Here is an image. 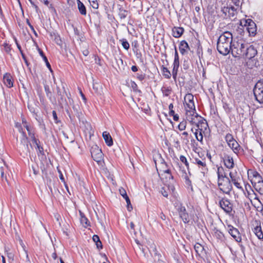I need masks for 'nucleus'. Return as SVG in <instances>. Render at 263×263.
Wrapping results in <instances>:
<instances>
[{
  "mask_svg": "<svg viewBox=\"0 0 263 263\" xmlns=\"http://www.w3.org/2000/svg\"><path fill=\"white\" fill-rule=\"evenodd\" d=\"M232 39V34L229 31H226L219 36L217 49L220 53L227 55L230 52L233 43Z\"/></svg>",
  "mask_w": 263,
  "mask_h": 263,
  "instance_id": "f257e3e1",
  "label": "nucleus"
},
{
  "mask_svg": "<svg viewBox=\"0 0 263 263\" xmlns=\"http://www.w3.org/2000/svg\"><path fill=\"white\" fill-rule=\"evenodd\" d=\"M217 173L218 175V185L219 189L223 193H229L232 190V185L229 178L226 176L223 168L222 167H218Z\"/></svg>",
  "mask_w": 263,
  "mask_h": 263,
  "instance_id": "f03ea898",
  "label": "nucleus"
},
{
  "mask_svg": "<svg viewBox=\"0 0 263 263\" xmlns=\"http://www.w3.org/2000/svg\"><path fill=\"white\" fill-rule=\"evenodd\" d=\"M247 45H248V44L242 39L238 40L237 41H234L230 50L232 55L235 57L243 58Z\"/></svg>",
  "mask_w": 263,
  "mask_h": 263,
  "instance_id": "7ed1b4c3",
  "label": "nucleus"
},
{
  "mask_svg": "<svg viewBox=\"0 0 263 263\" xmlns=\"http://www.w3.org/2000/svg\"><path fill=\"white\" fill-rule=\"evenodd\" d=\"M192 125H195L199 131L204 132L208 126V123L205 119L200 116H196L195 118L189 122Z\"/></svg>",
  "mask_w": 263,
  "mask_h": 263,
  "instance_id": "20e7f679",
  "label": "nucleus"
},
{
  "mask_svg": "<svg viewBox=\"0 0 263 263\" xmlns=\"http://www.w3.org/2000/svg\"><path fill=\"white\" fill-rule=\"evenodd\" d=\"M184 106L186 110L185 119L188 122L195 118L196 116L199 115L196 111L194 102L185 103Z\"/></svg>",
  "mask_w": 263,
  "mask_h": 263,
  "instance_id": "39448f33",
  "label": "nucleus"
},
{
  "mask_svg": "<svg viewBox=\"0 0 263 263\" xmlns=\"http://www.w3.org/2000/svg\"><path fill=\"white\" fill-rule=\"evenodd\" d=\"M253 91L256 100L260 103H263V84L260 82L256 83Z\"/></svg>",
  "mask_w": 263,
  "mask_h": 263,
  "instance_id": "423d86ee",
  "label": "nucleus"
},
{
  "mask_svg": "<svg viewBox=\"0 0 263 263\" xmlns=\"http://www.w3.org/2000/svg\"><path fill=\"white\" fill-rule=\"evenodd\" d=\"M91 157L93 159L97 162H101L103 158V153L99 147L95 145L90 149Z\"/></svg>",
  "mask_w": 263,
  "mask_h": 263,
  "instance_id": "0eeeda50",
  "label": "nucleus"
},
{
  "mask_svg": "<svg viewBox=\"0 0 263 263\" xmlns=\"http://www.w3.org/2000/svg\"><path fill=\"white\" fill-rule=\"evenodd\" d=\"M245 26L250 35L254 36L256 32V26L255 23L251 19H248L245 21Z\"/></svg>",
  "mask_w": 263,
  "mask_h": 263,
  "instance_id": "6e6552de",
  "label": "nucleus"
},
{
  "mask_svg": "<svg viewBox=\"0 0 263 263\" xmlns=\"http://www.w3.org/2000/svg\"><path fill=\"white\" fill-rule=\"evenodd\" d=\"M219 205L227 213L230 214L233 210V204L230 201L226 198H222L219 201Z\"/></svg>",
  "mask_w": 263,
  "mask_h": 263,
  "instance_id": "1a4fd4ad",
  "label": "nucleus"
},
{
  "mask_svg": "<svg viewBox=\"0 0 263 263\" xmlns=\"http://www.w3.org/2000/svg\"><path fill=\"white\" fill-rule=\"evenodd\" d=\"M176 207L180 217L184 223H188L190 221V218L186 211L185 208L181 204H177Z\"/></svg>",
  "mask_w": 263,
  "mask_h": 263,
  "instance_id": "9d476101",
  "label": "nucleus"
},
{
  "mask_svg": "<svg viewBox=\"0 0 263 263\" xmlns=\"http://www.w3.org/2000/svg\"><path fill=\"white\" fill-rule=\"evenodd\" d=\"M160 172L165 182L168 183V184H173V182H174V177L170 169L160 170Z\"/></svg>",
  "mask_w": 263,
  "mask_h": 263,
  "instance_id": "9b49d317",
  "label": "nucleus"
},
{
  "mask_svg": "<svg viewBox=\"0 0 263 263\" xmlns=\"http://www.w3.org/2000/svg\"><path fill=\"white\" fill-rule=\"evenodd\" d=\"M257 53L256 49L253 45H247L245 51L244 57L248 59H251L254 58Z\"/></svg>",
  "mask_w": 263,
  "mask_h": 263,
  "instance_id": "f8f14e48",
  "label": "nucleus"
},
{
  "mask_svg": "<svg viewBox=\"0 0 263 263\" xmlns=\"http://www.w3.org/2000/svg\"><path fill=\"white\" fill-rule=\"evenodd\" d=\"M179 67V58L178 52L175 48V58L173 63V68L172 70V75L174 79L175 80L177 78L178 70Z\"/></svg>",
  "mask_w": 263,
  "mask_h": 263,
  "instance_id": "ddd939ff",
  "label": "nucleus"
},
{
  "mask_svg": "<svg viewBox=\"0 0 263 263\" xmlns=\"http://www.w3.org/2000/svg\"><path fill=\"white\" fill-rule=\"evenodd\" d=\"M15 126L18 128L19 132L22 134L23 137L21 141V146L22 147V148L24 147L25 149H26V152H27L28 151V138L27 137L25 133L22 131V128L21 125L18 124V123H16Z\"/></svg>",
  "mask_w": 263,
  "mask_h": 263,
  "instance_id": "4468645a",
  "label": "nucleus"
},
{
  "mask_svg": "<svg viewBox=\"0 0 263 263\" xmlns=\"http://www.w3.org/2000/svg\"><path fill=\"white\" fill-rule=\"evenodd\" d=\"M229 175L231 178V182H232L237 189L243 190L240 184V178L237 176V173L230 172Z\"/></svg>",
  "mask_w": 263,
  "mask_h": 263,
  "instance_id": "2eb2a0df",
  "label": "nucleus"
},
{
  "mask_svg": "<svg viewBox=\"0 0 263 263\" xmlns=\"http://www.w3.org/2000/svg\"><path fill=\"white\" fill-rule=\"evenodd\" d=\"M175 187L173 184H165L161 188L160 192L164 197L167 198L168 195L173 193Z\"/></svg>",
  "mask_w": 263,
  "mask_h": 263,
  "instance_id": "dca6fc26",
  "label": "nucleus"
},
{
  "mask_svg": "<svg viewBox=\"0 0 263 263\" xmlns=\"http://www.w3.org/2000/svg\"><path fill=\"white\" fill-rule=\"evenodd\" d=\"M228 232L229 234L237 242H240L241 240V236L238 230L232 226H228Z\"/></svg>",
  "mask_w": 263,
  "mask_h": 263,
  "instance_id": "f3484780",
  "label": "nucleus"
},
{
  "mask_svg": "<svg viewBox=\"0 0 263 263\" xmlns=\"http://www.w3.org/2000/svg\"><path fill=\"white\" fill-rule=\"evenodd\" d=\"M194 161V163L197 164L199 167H201V173L204 175V174L206 173L208 170L206 167L205 161L203 160H200L198 158H195Z\"/></svg>",
  "mask_w": 263,
  "mask_h": 263,
  "instance_id": "a211bd4d",
  "label": "nucleus"
},
{
  "mask_svg": "<svg viewBox=\"0 0 263 263\" xmlns=\"http://www.w3.org/2000/svg\"><path fill=\"white\" fill-rule=\"evenodd\" d=\"M3 82L4 84L8 88H11L13 86V81L12 76L9 73H6L3 77Z\"/></svg>",
  "mask_w": 263,
  "mask_h": 263,
  "instance_id": "6ab92c4d",
  "label": "nucleus"
},
{
  "mask_svg": "<svg viewBox=\"0 0 263 263\" xmlns=\"http://www.w3.org/2000/svg\"><path fill=\"white\" fill-rule=\"evenodd\" d=\"M222 11L224 13L226 14V15H227V13H228V16L230 18H232L234 19L235 17V15L236 14V10H235L234 8L233 7H224L222 9Z\"/></svg>",
  "mask_w": 263,
  "mask_h": 263,
  "instance_id": "aec40b11",
  "label": "nucleus"
},
{
  "mask_svg": "<svg viewBox=\"0 0 263 263\" xmlns=\"http://www.w3.org/2000/svg\"><path fill=\"white\" fill-rule=\"evenodd\" d=\"M223 161L225 166L228 168H232L234 167V163L233 158L230 156H224Z\"/></svg>",
  "mask_w": 263,
  "mask_h": 263,
  "instance_id": "412c9836",
  "label": "nucleus"
},
{
  "mask_svg": "<svg viewBox=\"0 0 263 263\" xmlns=\"http://www.w3.org/2000/svg\"><path fill=\"white\" fill-rule=\"evenodd\" d=\"M179 48L180 52L182 54H184L185 52L190 50L187 43L184 40L181 41Z\"/></svg>",
  "mask_w": 263,
  "mask_h": 263,
  "instance_id": "4be33fe9",
  "label": "nucleus"
},
{
  "mask_svg": "<svg viewBox=\"0 0 263 263\" xmlns=\"http://www.w3.org/2000/svg\"><path fill=\"white\" fill-rule=\"evenodd\" d=\"M102 136L107 145H108V146H111L112 145V139L108 132H104L102 134Z\"/></svg>",
  "mask_w": 263,
  "mask_h": 263,
  "instance_id": "5701e85b",
  "label": "nucleus"
},
{
  "mask_svg": "<svg viewBox=\"0 0 263 263\" xmlns=\"http://www.w3.org/2000/svg\"><path fill=\"white\" fill-rule=\"evenodd\" d=\"M194 249L199 256L202 257L205 254L203 247L200 243H196L194 245Z\"/></svg>",
  "mask_w": 263,
  "mask_h": 263,
  "instance_id": "b1692460",
  "label": "nucleus"
},
{
  "mask_svg": "<svg viewBox=\"0 0 263 263\" xmlns=\"http://www.w3.org/2000/svg\"><path fill=\"white\" fill-rule=\"evenodd\" d=\"M184 31L182 27H174L172 29V33L174 37L178 38L181 36Z\"/></svg>",
  "mask_w": 263,
  "mask_h": 263,
  "instance_id": "393cba45",
  "label": "nucleus"
},
{
  "mask_svg": "<svg viewBox=\"0 0 263 263\" xmlns=\"http://www.w3.org/2000/svg\"><path fill=\"white\" fill-rule=\"evenodd\" d=\"M253 232L255 234V235L258 237L259 239H263V233L261 228V227L259 226H257L253 229Z\"/></svg>",
  "mask_w": 263,
  "mask_h": 263,
  "instance_id": "a878e982",
  "label": "nucleus"
},
{
  "mask_svg": "<svg viewBox=\"0 0 263 263\" xmlns=\"http://www.w3.org/2000/svg\"><path fill=\"white\" fill-rule=\"evenodd\" d=\"M78 8L81 14L83 15H86V9L84 5L80 0H77Z\"/></svg>",
  "mask_w": 263,
  "mask_h": 263,
  "instance_id": "bb28decb",
  "label": "nucleus"
},
{
  "mask_svg": "<svg viewBox=\"0 0 263 263\" xmlns=\"http://www.w3.org/2000/svg\"><path fill=\"white\" fill-rule=\"evenodd\" d=\"M228 145L235 153H236L240 149V146L235 140L233 141L232 142L229 143Z\"/></svg>",
  "mask_w": 263,
  "mask_h": 263,
  "instance_id": "cd10ccee",
  "label": "nucleus"
},
{
  "mask_svg": "<svg viewBox=\"0 0 263 263\" xmlns=\"http://www.w3.org/2000/svg\"><path fill=\"white\" fill-rule=\"evenodd\" d=\"M128 11L124 9L122 7L119 9V16L121 19L125 18L128 15Z\"/></svg>",
  "mask_w": 263,
  "mask_h": 263,
  "instance_id": "c85d7f7f",
  "label": "nucleus"
},
{
  "mask_svg": "<svg viewBox=\"0 0 263 263\" xmlns=\"http://www.w3.org/2000/svg\"><path fill=\"white\" fill-rule=\"evenodd\" d=\"M254 186L256 190L259 192L263 191V180L259 181L258 180V182H254Z\"/></svg>",
  "mask_w": 263,
  "mask_h": 263,
  "instance_id": "c756f323",
  "label": "nucleus"
},
{
  "mask_svg": "<svg viewBox=\"0 0 263 263\" xmlns=\"http://www.w3.org/2000/svg\"><path fill=\"white\" fill-rule=\"evenodd\" d=\"M1 161L3 163V165H4V166H1L0 167L1 174V178H2V179H4L5 178V180L6 181H7L6 176H5L4 170H5V168H7L8 166L6 165L5 163L4 162V161H3V159H1Z\"/></svg>",
  "mask_w": 263,
  "mask_h": 263,
  "instance_id": "7c9ffc66",
  "label": "nucleus"
},
{
  "mask_svg": "<svg viewBox=\"0 0 263 263\" xmlns=\"http://www.w3.org/2000/svg\"><path fill=\"white\" fill-rule=\"evenodd\" d=\"M81 214V219L80 221L81 223L85 227H86L89 225V221L87 219V218L83 215H82V213H80Z\"/></svg>",
  "mask_w": 263,
  "mask_h": 263,
  "instance_id": "2f4dec72",
  "label": "nucleus"
},
{
  "mask_svg": "<svg viewBox=\"0 0 263 263\" xmlns=\"http://www.w3.org/2000/svg\"><path fill=\"white\" fill-rule=\"evenodd\" d=\"M193 99L194 96L191 93L186 94L184 97L185 103H190V102H194Z\"/></svg>",
  "mask_w": 263,
  "mask_h": 263,
  "instance_id": "473e14b6",
  "label": "nucleus"
},
{
  "mask_svg": "<svg viewBox=\"0 0 263 263\" xmlns=\"http://www.w3.org/2000/svg\"><path fill=\"white\" fill-rule=\"evenodd\" d=\"M163 74L165 78L170 79L171 77V73L170 70L166 67H163L162 68Z\"/></svg>",
  "mask_w": 263,
  "mask_h": 263,
  "instance_id": "72a5a7b5",
  "label": "nucleus"
},
{
  "mask_svg": "<svg viewBox=\"0 0 263 263\" xmlns=\"http://www.w3.org/2000/svg\"><path fill=\"white\" fill-rule=\"evenodd\" d=\"M162 91L164 96H168L171 93V89L168 87H163Z\"/></svg>",
  "mask_w": 263,
  "mask_h": 263,
  "instance_id": "f704fd0d",
  "label": "nucleus"
},
{
  "mask_svg": "<svg viewBox=\"0 0 263 263\" xmlns=\"http://www.w3.org/2000/svg\"><path fill=\"white\" fill-rule=\"evenodd\" d=\"M120 41L122 43V45L125 49L128 50L129 48V44L126 39H122Z\"/></svg>",
  "mask_w": 263,
  "mask_h": 263,
  "instance_id": "c9c22d12",
  "label": "nucleus"
},
{
  "mask_svg": "<svg viewBox=\"0 0 263 263\" xmlns=\"http://www.w3.org/2000/svg\"><path fill=\"white\" fill-rule=\"evenodd\" d=\"M225 139L228 144L235 140L233 136L230 134H227L225 137Z\"/></svg>",
  "mask_w": 263,
  "mask_h": 263,
  "instance_id": "e433bc0d",
  "label": "nucleus"
},
{
  "mask_svg": "<svg viewBox=\"0 0 263 263\" xmlns=\"http://www.w3.org/2000/svg\"><path fill=\"white\" fill-rule=\"evenodd\" d=\"M186 121H182L178 125V128L180 130H184L186 127Z\"/></svg>",
  "mask_w": 263,
  "mask_h": 263,
  "instance_id": "4c0bfd02",
  "label": "nucleus"
},
{
  "mask_svg": "<svg viewBox=\"0 0 263 263\" xmlns=\"http://www.w3.org/2000/svg\"><path fill=\"white\" fill-rule=\"evenodd\" d=\"M91 6L95 9H97L99 7V4L97 0H88Z\"/></svg>",
  "mask_w": 263,
  "mask_h": 263,
  "instance_id": "58836bf2",
  "label": "nucleus"
},
{
  "mask_svg": "<svg viewBox=\"0 0 263 263\" xmlns=\"http://www.w3.org/2000/svg\"><path fill=\"white\" fill-rule=\"evenodd\" d=\"M180 160L185 165V166H186V167L187 168H189V164L185 157H184V156H182V155L180 156Z\"/></svg>",
  "mask_w": 263,
  "mask_h": 263,
  "instance_id": "ea45409f",
  "label": "nucleus"
},
{
  "mask_svg": "<svg viewBox=\"0 0 263 263\" xmlns=\"http://www.w3.org/2000/svg\"><path fill=\"white\" fill-rule=\"evenodd\" d=\"M25 127L28 133L29 136L30 137L32 135H34L33 132H32V128L30 127L28 124H26L25 126H24Z\"/></svg>",
  "mask_w": 263,
  "mask_h": 263,
  "instance_id": "a19ab883",
  "label": "nucleus"
},
{
  "mask_svg": "<svg viewBox=\"0 0 263 263\" xmlns=\"http://www.w3.org/2000/svg\"><path fill=\"white\" fill-rule=\"evenodd\" d=\"M131 87L135 92H141V91L138 89V86L135 82H131Z\"/></svg>",
  "mask_w": 263,
  "mask_h": 263,
  "instance_id": "79ce46f5",
  "label": "nucleus"
},
{
  "mask_svg": "<svg viewBox=\"0 0 263 263\" xmlns=\"http://www.w3.org/2000/svg\"><path fill=\"white\" fill-rule=\"evenodd\" d=\"M126 200V202L127 203V210L129 211H130L133 209V207L132 206V204L130 203V199L129 197L127 196L125 198H124Z\"/></svg>",
  "mask_w": 263,
  "mask_h": 263,
  "instance_id": "37998d69",
  "label": "nucleus"
},
{
  "mask_svg": "<svg viewBox=\"0 0 263 263\" xmlns=\"http://www.w3.org/2000/svg\"><path fill=\"white\" fill-rule=\"evenodd\" d=\"M152 250H150V252H151L152 254L154 255L155 257H158V258L159 255L157 253V249L155 245L154 247H152Z\"/></svg>",
  "mask_w": 263,
  "mask_h": 263,
  "instance_id": "c03bdc74",
  "label": "nucleus"
},
{
  "mask_svg": "<svg viewBox=\"0 0 263 263\" xmlns=\"http://www.w3.org/2000/svg\"><path fill=\"white\" fill-rule=\"evenodd\" d=\"M44 88H45V90L46 95L47 96V97L50 98L51 96V92L50 91L49 86L47 85H45L44 86Z\"/></svg>",
  "mask_w": 263,
  "mask_h": 263,
  "instance_id": "a18cd8bd",
  "label": "nucleus"
},
{
  "mask_svg": "<svg viewBox=\"0 0 263 263\" xmlns=\"http://www.w3.org/2000/svg\"><path fill=\"white\" fill-rule=\"evenodd\" d=\"M253 176L255 178V181L254 182H258V180H259V181H262V178H261V177L259 175V174L257 173V172H255L254 174H253Z\"/></svg>",
  "mask_w": 263,
  "mask_h": 263,
  "instance_id": "49530a36",
  "label": "nucleus"
},
{
  "mask_svg": "<svg viewBox=\"0 0 263 263\" xmlns=\"http://www.w3.org/2000/svg\"><path fill=\"white\" fill-rule=\"evenodd\" d=\"M119 192L120 195L124 198H125L126 197H127V195L126 194V191L122 187L120 188L119 189Z\"/></svg>",
  "mask_w": 263,
  "mask_h": 263,
  "instance_id": "de8ad7c7",
  "label": "nucleus"
},
{
  "mask_svg": "<svg viewBox=\"0 0 263 263\" xmlns=\"http://www.w3.org/2000/svg\"><path fill=\"white\" fill-rule=\"evenodd\" d=\"M202 132L199 131V133L198 134L197 136H196V139L198 141L202 142L203 140V135H202Z\"/></svg>",
  "mask_w": 263,
  "mask_h": 263,
  "instance_id": "09e8293b",
  "label": "nucleus"
},
{
  "mask_svg": "<svg viewBox=\"0 0 263 263\" xmlns=\"http://www.w3.org/2000/svg\"><path fill=\"white\" fill-rule=\"evenodd\" d=\"M36 148L38 149L39 153L41 154V155H44V149H43V147H42L40 144H37L36 145Z\"/></svg>",
  "mask_w": 263,
  "mask_h": 263,
  "instance_id": "8fccbe9b",
  "label": "nucleus"
},
{
  "mask_svg": "<svg viewBox=\"0 0 263 263\" xmlns=\"http://www.w3.org/2000/svg\"><path fill=\"white\" fill-rule=\"evenodd\" d=\"M30 138H31L33 143H34L36 145L38 144H40V141L35 138L34 135L30 136Z\"/></svg>",
  "mask_w": 263,
  "mask_h": 263,
  "instance_id": "3c124183",
  "label": "nucleus"
},
{
  "mask_svg": "<svg viewBox=\"0 0 263 263\" xmlns=\"http://www.w3.org/2000/svg\"><path fill=\"white\" fill-rule=\"evenodd\" d=\"M5 50L6 52L9 53L11 51L10 46L7 44H6L4 46Z\"/></svg>",
  "mask_w": 263,
  "mask_h": 263,
  "instance_id": "603ef678",
  "label": "nucleus"
},
{
  "mask_svg": "<svg viewBox=\"0 0 263 263\" xmlns=\"http://www.w3.org/2000/svg\"><path fill=\"white\" fill-rule=\"evenodd\" d=\"M44 59V61L45 62L46 64L47 67L49 68V69L51 71V68L50 65L49 63L48 62L47 58H46V56H44V59Z\"/></svg>",
  "mask_w": 263,
  "mask_h": 263,
  "instance_id": "864d4df0",
  "label": "nucleus"
},
{
  "mask_svg": "<svg viewBox=\"0 0 263 263\" xmlns=\"http://www.w3.org/2000/svg\"><path fill=\"white\" fill-rule=\"evenodd\" d=\"M26 22H27V24L28 25V26H29L30 28L34 32V34L35 35H36V33H35V31L34 30V29L33 27V26L30 24L29 21L28 19H27L26 20Z\"/></svg>",
  "mask_w": 263,
  "mask_h": 263,
  "instance_id": "5fc2aeb1",
  "label": "nucleus"
},
{
  "mask_svg": "<svg viewBox=\"0 0 263 263\" xmlns=\"http://www.w3.org/2000/svg\"><path fill=\"white\" fill-rule=\"evenodd\" d=\"M52 115H53V117L55 122L58 123V117H57V113H56L55 111H54V110L52 111Z\"/></svg>",
  "mask_w": 263,
  "mask_h": 263,
  "instance_id": "6e6d98bb",
  "label": "nucleus"
},
{
  "mask_svg": "<svg viewBox=\"0 0 263 263\" xmlns=\"http://www.w3.org/2000/svg\"><path fill=\"white\" fill-rule=\"evenodd\" d=\"M59 173V177H60V179L61 180V181L64 183L65 184V179H64V178L63 177V175L61 172V171L59 170L58 171Z\"/></svg>",
  "mask_w": 263,
  "mask_h": 263,
  "instance_id": "4d7b16f0",
  "label": "nucleus"
},
{
  "mask_svg": "<svg viewBox=\"0 0 263 263\" xmlns=\"http://www.w3.org/2000/svg\"><path fill=\"white\" fill-rule=\"evenodd\" d=\"M92 239H93V241L94 242H95L96 243L98 241H99L100 240V238H99V237L97 235H94L92 237Z\"/></svg>",
  "mask_w": 263,
  "mask_h": 263,
  "instance_id": "13d9d810",
  "label": "nucleus"
},
{
  "mask_svg": "<svg viewBox=\"0 0 263 263\" xmlns=\"http://www.w3.org/2000/svg\"><path fill=\"white\" fill-rule=\"evenodd\" d=\"M96 245L97 246V248L98 249H102L103 248V246H102V242H101V241L100 240L99 241H98L96 243Z\"/></svg>",
  "mask_w": 263,
  "mask_h": 263,
  "instance_id": "bf43d9fd",
  "label": "nucleus"
},
{
  "mask_svg": "<svg viewBox=\"0 0 263 263\" xmlns=\"http://www.w3.org/2000/svg\"><path fill=\"white\" fill-rule=\"evenodd\" d=\"M14 40H15V42L16 43L17 48L18 49L20 52H22V50L21 45L18 43L17 41L16 38L14 39Z\"/></svg>",
  "mask_w": 263,
  "mask_h": 263,
  "instance_id": "052dcab7",
  "label": "nucleus"
},
{
  "mask_svg": "<svg viewBox=\"0 0 263 263\" xmlns=\"http://www.w3.org/2000/svg\"><path fill=\"white\" fill-rule=\"evenodd\" d=\"M164 169H168L167 168V166L166 164V163L164 162H163L161 163V167L160 168V170H164Z\"/></svg>",
  "mask_w": 263,
  "mask_h": 263,
  "instance_id": "680f3d73",
  "label": "nucleus"
},
{
  "mask_svg": "<svg viewBox=\"0 0 263 263\" xmlns=\"http://www.w3.org/2000/svg\"><path fill=\"white\" fill-rule=\"evenodd\" d=\"M137 78L139 80H140V81H142L143 80H144V76L142 75V74H139L137 76Z\"/></svg>",
  "mask_w": 263,
  "mask_h": 263,
  "instance_id": "e2e57ef3",
  "label": "nucleus"
},
{
  "mask_svg": "<svg viewBox=\"0 0 263 263\" xmlns=\"http://www.w3.org/2000/svg\"><path fill=\"white\" fill-rule=\"evenodd\" d=\"M131 69H132V70L134 72H136V71H138V67L135 65L132 66Z\"/></svg>",
  "mask_w": 263,
  "mask_h": 263,
  "instance_id": "0e129e2a",
  "label": "nucleus"
},
{
  "mask_svg": "<svg viewBox=\"0 0 263 263\" xmlns=\"http://www.w3.org/2000/svg\"><path fill=\"white\" fill-rule=\"evenodd\" d=\"M173 119L175 121H178V120H179V116L177 114L174 115V116H173Z\"/></svg>",
  "mask_w": 263,
  "mask_h": 263,
  "instance_id": "69168bd1",
  "label": "nucleus"
},
{
  "mask_svg": "<svg viewBox=\"0 0 263 263\" xmlns=\"http://www.w3.org/2000/svg\"><path fill=\"white\" fill-rule=\"evenodd\" d=\"M38 50H39V52L40 54V55L43 57V58L44 59V56H45V55H44V53H43V51H42L41 49H40V48H39V49H38Z\"/></svg>",
  "mask_w": 263,
  "mask_h": 263,
  "instance_id": "338daca9",
  "label": "nucleus"
},
{
  "mask_svg": "<svg viewBox=\"0 0 263 263\" xmlns=\"http://www.w3.org/2000/svg\"><path fill=\"white\" fill-rule=\"evenodd\" d=\"M52 257L54 259H56L57 258V253L55 252H53L52 254Z\"/></svg>",
  "mask_w": 263,
  "mask_h": 263,
  "instance_id": "774afa93",
  "label": "nucleus"
}]
</instances>
